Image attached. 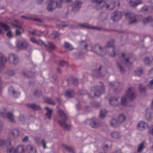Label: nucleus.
Listing matches in <instances>:
<instances>
[{"label": "nucleus", "mask_w": 153, "mask_h": 153, "mask_svg": "<svg viewBox=\"0 0 153 153\" xmlns=\"http://www.w3.org/2000/svg\"><path fill=\"white\" fill-rule=\"evenodd\" d=\"M135 90L132 88H129L126 91V94L121 99V103L123 106H127L128 100H132L135 98Z\"/></svg>", "instance_id": "obj_1"}, {"label": "nucleus", "mask_w": 153, "mask_h": 153, "mask_svg": "<svg viewBox=\"0 0 153 153\" xmlns=\"http://www.w3.org/2000/svg\"><path fill=\"white\" fill-rule=\"evenodd\" d=\"M58 113L62 119H63L62 120L58 121L59 125L62 127L64 129L69 130L71 128L70 125H68L66 124V121L68 119L67 115L62 109L59 110Z\"/></svg>", "instance_id": "obj_2"}, {"label": "nucleus", "mask_w": 153, "mask_h": 153, "mask_svg": "<svg viewBox=\"0 0 153 153\" xmlns=\"http://www.w3.org/2000/svg\"><path fill=\"white\" fill-rule=\"evenodd\" d=\"M126 119L125 116L123 114H120L118 116V119L116 120L115 119H113L110 122V125L114 127L118 126L120 124H121Z\"/></svg>", "instance_id": "obj_3"}, {"label": "nucleus", "mask_w": 153, "mask_h": 153, "mask_svg": "<svg viewBox=\"0 0 153 153\" xmlns=\"http://www.w3.org/2000/svg\"><path fill=\"white\" fill-rule=\"evenodd\" d=\"M102 85L100 87L96 86L93 87L91 89L92 91H94V95L95 96L98 97L100 95L104 94L105 92V88L104 86L102 84V83L100 82Z\"/></svg>", "instance_id": "obj_4"}, {"label": "nucleus", "mask_w": 153, "mask_h": 153, "mask_svg": "<svg viewBox=\"0 0 153 153\" xmlns=\"http://www.w3.org/2000/svg\"><path fill=\"white\" fill-rule=\"evenodd\" d=\"M125 16L126 18H128L129 19V24H131L133 23H135L137 22V21L136 19L135 16L133 13L127 12L125 13Z\"/></svg>", "instance_id": "obj_5"}, {"label": "nucleus", "mask_w": 153, "mask_h": 153, "mask_svg": "<svg viewBox=\"0 0 153 153\" xmlns=\"http://www.w3.org/2000/svg\"><path fill=\"white\" fill-rule=\"evenodd\" d=\"M7 152V153H24V149L23 146L19 145L18 146L17 149L11 148L8 149Z\"/></svg>", "instance_id": "obj_6"}, {"label": "nucleus", "mask_w": 153, "mask_h": 153, "mask_svg": "<svg viewBox=\"0 0 153 153\" xmlns=\"http://www.w3.org/2000/svg\"><path fill=\"white\" fill-rule=\"evenodd\" d=\"M8 59L10 63L14 65L17 64L19 62L18 56L13 53H10L9 55Z\"/></svg>", "instance_id": "obj_7"}, {"label": "nucleus", "mask_w": 153, "mask_h": 153, "mask_svg": "<svg viewBox=\"0 0 153 153\" xmlns=\"http://www.w3.org/2000/svg\"><path fill=\"white\" fill-rule=\"evenodd\" d=\"M91 1L93 3L96 4V6L95 8L97 10L102 8L103 7L105 6L103 0H91Z\"/></svg>", "instance_id": "obj_8"}, {"label": "nucleus", "mask_w": 153, "mask_h": 153, "mask_svg": "<svg viewBox=\"0 0 153 153\" xmlns=\"http://www.w3.org/2000/svg\"><path fill=\"white\" fill-rule=\"evenodd\" d=\"M92 51H94L99 56L102 55V50L101 46L98 44H97L91 48Z\"/></svg>", "instance_id": "obj_9"}, {"label": "nucleus", "mask_w": 153, "mask_h": 153, "mask_svg": "<svg viewBox=\"0 0 153 153\" xmlns=\"http://www.w3.org/2000/svg\"><path fill=\"white\" fill-rule=\"evenodd\" d=\"M1 116L3 117H5V115H7V117L9 120L12 122H13L14 121V117L13 114L11 112H8L6 113V112H0Z\"/></svg>", "instance_id": "obj_10"}, {"label": "nucleus", "mask_w": 153, "mask_h": 153, "mask_svg": "<svg viewBox=\"0 0 153 153\" xmlns=\"http://www.w3.org/2000/svg\"><path fill=\"white\" fill-rule=\"evenodd\" d=\"M122 13L119 11H116L114 13L113 16H112L111 19L113 21H117L121 18Z\"/></svg>", "instance_id": "obj_11"}, {"label": "nucleus", "mask_w": 153, "mask_h": 153, "mask_svg": "<svg viewBox=\"0 0 153 153\" xmlns=\"http://www.w3.org/2000/svg\"><path fill=\"white\" fill-rule=\"evenodd\" d=\"M28 46V43L25 41L22 42H19L17 43L16 46L20 49H25L27 48Z\"/></svg>", "instance_id": "obj_12"}, {"label": "nucleus", "mask_w": 153, "mask_h": 153, "mask_svg": "<svg viewBox=\"0 0 153 153\" xmlns=\"http://www.w3.org/2000/svg\"><path fill=\"white\" fill-rule=\"evenodd\" d=\"M146 127H148L147 124L145 122L140 121L138 123L137 125V128L140 130L142 131Z\"/></svg>", "instance_id": "obj_13"}, {"label": "nucleus", "mask_w": 153, "mask_h": 153, "mask_svg": "<svg viewBox=\"0 0 153 153\" xmlns=\"http://www.w3.org/2000/svg\"><path fill=\"white\" fill-rule=\"evenodd\" d=\"M30 41L38 45H44L45 47H47V45L42 40L39 39L37 40L34 38L31 37L30 38Z\"/></svg>", "instance_id": "obj_14"}, {"label": "nucleus", "mask_w": 153, "mask_h": 153, "mask_svg": "<svg viewBox=\"0 0 153 153\" xmlns=\"http://www.w3.org/2000/svg\"><path fill=\"white\" fill-rule=\"evenodd\" d=\"M106 48H110L111 47L113 49V54H110V56H115V53L114 51V41H112L111 42H108V43Z\"/></svg>", "instance_id": "obj_15"}, {"label": "nucleus", "mask_w": 153, "mask_h": 153, "mask_svg": "<svg viewBox=\"0 0 153 153\" xmlns=\"http://www.w3.org/2000/svg\"><path fill=\"white\" fill-rule=\"evenodd\" d=\"M48 6L47 9L49 11H52L55 9V8L52 7L53 4L54 3L53 0H47Z\"/></svg>", "instance_id": "obj_16"}, {"label": "nucleus", "mask_w": 153, "mask_h": 153, "mask_svg": "<svg viewBox=\"0 0 153 153\" xmlns=\"http://www.w3.org/2000/svg\"><path fill=\"white\" fill-rule=\"evenodd\" d=\"M118 98H115L113 97L109 99V102L110 105L112 106L116 107L117 106Z\"/></svg>", "instance_id": "obj_17"}, {"label": "nucleus", "mask_w": 153, "mask_h": 153, "mask_svg": "<svg viewBox=\"0 0 153 153\" xmlns=\"http://www.w3.org/2000/svg\"><path fill=\"white\" fill-rule=\"evenodd\" d=\"M87 121H89L90 122L89 125L93 128H95L97 126V124L96 123L94 117L91 119H87Z\"/></svg>", "instance_id": "obj_18"}, {"label": "nucleus", "mask_w": 153, "mask_h": 153, "mask_svg": "<svg viewBox=\"0 0 153 153\" xmlns=\"http://www.w3.org/2000/svg\"><path fill=\"white\" fill-rule=\"evenodd\" d=\"M7 61V59L4 55L0 53V65H3L6 63Z\"/></svg>", "instance_id": "obj_19"}, {"label": "nucleus", "mask_w": 153, "mask_h": 153, "mask_svg": "<svg viewBox=\"0 0 153 153\" xmlns=\"http://www.w3.org/2000/svg\"><path fill=\"white\" fill-rule=\"evenodd\" d=\"M67 82L68 84H74L76 85L77 83V81L76 78L71 77L68 79Z\"/></svg>", "instance_id": "obj_20"}, {"label": "nucleus", "mask_w": 153, "mask_h": 153, "mask_svg": "<svg viewBox=\"0 0 153 153\" xmlns=\"http://www.w3.org/2000/svg\"><path fill=\"white\" fill-rule=\"evenodd\" d=\"M26 106L34 110H39L41 109V108L39 106L36 105L35 104H27Z\"/></svg>", "instance_id": "obj_21"}, {"label": "nucleus", "mask_w": 153, "mask_h": 153, "mask_svg": "<svg viewBox=\"0 0 153 153\" xmlns=\"http://www.w3.org/2000/svg\"><path fill=\"white\" fill-rule=\"evenodd\" d=\"M65 95V96L68 98L73 97L74 96V90H69L67 91Z\"/></svg>", "instance_id": "obj_22"}, {"label": "nucleus", "mask_w": 153, "mask_h": 153, "mask_svg": "<svg viewBox=\"0 0 153 153\" xmlns=\"http://www.w3.org/2000/svg\"><path fill=\"white\" fill-rule=\"evenodd\" d=\"M47 45V47H45L47 50L50 52L51 50H53L56 48L55 46L51 42H49L48 43V45L46 44Z\"/></svg>", "instance_id": "obj_23"}, {"label": "nucleus", "mask_w": 153, "mask_h": 153, "mask_svg": "<svg viewBox=\"0 0 153 153\" xmlns=\"http://www.w3.org/2000/svg\"><path fill=\"white\" fill-rule=\"evenodd\" d=\"M142 3L141 1L137 0L136 1L133 2L131 0L129 2L130 6L132 7H136L137 5L141 4Z\"/></svg>", "instance_id": "obj_24"}, {"label": "nucleus", "mask_w": 153, "mask_h": 153, "mask_svg": "<svg viewBox=\"0 0 153 153\" xmlns=\"http://www.w3.org/2000/svg\"><path fill=\"white\" fill-rule=\"evenodd\" d=\"M8 143L9 145H10L11 143L9 139H8L5 140H3L0 138V146L4 145L5 144H7Z\"/></svg>", "instance_id": "obj_25"}, {"label": "nucleus", "mask_w": 153, "mask_h": 153, "mask_svg": "<svg viewBox=\"0 0 153 153\" xmlns=\"http://www.w3.org/2000/svg\"><path fill=\"white\" fill-rule=\"evenodd\" d=\"M45 109L47 111V112L46 113V115L48 116V118L50 120L51 118L52 110L47 107H45Z\"/></svg>", "instance_id": "obj_26"}, {"label": "nucleus", "mask_w": 153, "mask_h": 153, "mask_svg": "<svg viewBox=\"0 0 153 153\" xmlns=\"http://www.w3.org/2000/svg\"><path fill=\"white\" fill-rule=\"evenodd\" d=\"M111 137L113 138L118 139L120 138V134L117 132L113 131L111 134Z\"/></svg>", "instance_id": "obj_27"}, {"label": "nucleus", "mask_w": 153, "mask_h": 153, "mask_svg": "<svg viewBox=\"0 0 153 153\" xmlns=\"http://www.w3.org/2000/svg\"><path fill=\"white\" fill-rule=\"evenodd\" d=\"M107 111L106 109L101 110L100 112V117L101 119L104 118L106 114Z\"/></svg>", "instance_id": "obj_28"}, {"label": "nucleus", "mask_w": 153, "mask_h": 153, "mask_svg": "<svg viewBox=\"0 0 153 153\" xmlns=\"http://www.w3.org/2000/svg\"><path fill=\"white\" fill-rule=\"evenodd\" d=\"M79 26L81 27L82 28H88L89 29H97L100 30V29L99 28H97L94 27H93L88 25H85L84 24H81L79 25Z\"/></svg>", "instance_id": "obj_29"}, {"label": "nucleus", "mask_w": 153, "mask_h": 153, "mask_svg": "<svg viewBox=\"0 0 153 153\" xmlns=\"http://www.w3.org/2000/svg\"><path fill=\"white\" fill-rule=\"evenodd\" d=\"M82 4V3L81 1H78L76 2L73 10L74 11L76 9L78 10L81 7Z\"/></svg>", "instance_id": "obj_30"}, {"label": "nucleus", "mask_w": 153, "mask_h": 153, "mask_svg": "<svg viewBox=\"0 0 153 153\" xmlns=\"http://www.w3.org/2000/svg\"><path fill=\"white\" fill-rule=\"evenodd\" d=\"M65 0H60L59 1L56 2V7L58 8H60L62 6V2H64ZM65 1L68 2L71 1L72 0H65Z\"/></svg>", "instance_id": "obj_31"}, {"label": "nucleus", "mask_w": 153, "mask_h": 153, "mask_svg": "<svg viewBox=\"0 0 153 153\" xmlns=\"http://www.w3.org/2000/svg\"><path fill=\"white\" fill-rule=\"evenodd\" d=\"M150 21L153 23V19L151 16H149L144 19L143 20V22L144 24H146Z\"/></svg>", "instance_id": "obj_32"}, {"label": "nucleus", "mask_w": 153, "mask_h": 153, "mask_svg": "<svg viewBox=\"0 0 153 153\" xmlns=\"http://www.w3.org/2000/svg\"><path fill=\"white\" fill-rule=\"evenodd\" d=\"M0 26L3 28L7 31H9L10 29L9 27L4 23L0 22Z\"/></svg>", "instance_id": "obj_33"}, {"label": "nucleus", "mask_w": 153, "mask_h": 153, "mask_svg": "<svg viewBox=\"0 0 153 153\" xmlns=\"http://www.w3.org/2000/svg\"><path fill=\"white\" fill-rule=\"evenodd\" d=\"M45 102H47L49 104L54 105L55 104L54 102L50 98L48 97L45 98L44 99Z\"/></svg>", "instance_id": "obj_34"}, {"label": "nucleus", "mask_w": 153, "mask_h": 153, "mask_svg": "<svg viewBox=\"0 0 153 153\" xmlns=\"http://www.w3.org/2000/svg\"><path fill=\"white\" fill-rule=\"evenodd\" d=\"M63 146L65 147V149L68 151L69 152L71 153H74V149L68 146L65 145H63Z\"/></svg>", "instance_id": "obj_35"}, {"label": "nucleus", "mask_w": 153, "mask_h": 153, "mask_svg": "<svg viewBox=\"0 0 153 153\" xmlns=\"http://www.w3.org/2000/svg\"><path fill=\"white\" fill-rule=\"evenodd\" d=\"M12 134L15 137H18L19 135V131L17 129H14L12 131Z\"/></svg>", "instance_id": "obj_36"}, {"label": "nucleus", "mask_w": 153, "mask_h": 153, "mask_svg": "<svg viewBox=\"0 0 153 153\" xmlns=\"http://www.w3.org/2000/svg\"><path fill=\"white\" fill-rule=\"evenodd\" d=\"M21 17L22 18H24L27 20H33L35 21H37L39 22H42V20L37 19H32L30 17H27L26 16H21Z\"/></svg>", "instance_id": "obj_37"}, {"label": "nucleus", "mask_w": 153, "mask_h": 153, "mask_svg": "<svg viewBox=\"0 0 153 153\" xmlns=\"http://www.w3.org/2000/svg\"><path fill=\"white\" fill-rule=\"evenodd\" d=\"M21 17L22 18H24L27 20H33L35 21H37L39 22H42V20L37 19H32L30 17H27L26 16H21Z\"/></svg>", "instance_id": "obj_38"}, {"label": "nucleus", "mask_w": 153, "mask_h": 153, "mask_svg": "<svg viewBox=\"0 0 153 153\" xmlns=\"http://www.w3.org/2000/svg\"><path fill=\"white\" fill-rule=\"evenodd\" d=\"M21 17L22 18H24L27 20H33L35 21H37L39 22H42V20L37 19H32L30 17H27L26 16H21Z\"/></svg>", "instance_id": "obj_39"}, {"label": "nucleus", "mask_w": 153, "mask_h": 153, "mask_svg": "<svg viewBox=\"0 0 153 153\" xmlns=\"http://www.w3.org/2000/svg\"><path fill=\"white\" fill-rule=\"evenodd\" d=\"M135 74L137 76H140L143 74V70L141 68H139L138 70H137L135 71Z\"/></svg>", "instance_id": "obj_40"}, {"label": "nucleus", "mask_w": 153, "mask_h": 153, "mask_svg": "<svg viewBox=\"0 0 153 153\" xmlns=\"http://www.w3.org/2000/svg\"><path fill=\"white\" fill-rule=\"evenodd\" d=\"M64 46L65 48L69 50H72L73 49L72 45L68 42H65Z\"/></svg>", "instance_id": "obj_41"}, {"label": "nucleus", "mask_w": 153, "mask_h": 153, "mask_svg": "<svg viewBox=\"0 0 153 153\" xmlns=\"http://www.w3.org/2000/svg\"><path fill=\"white\" fill-rule=\"evenodd\" d=\"M59 65L60 66L63 67V66H66L67 67L68 65V63L64 61L63 60H62L59 61Z\"/></svg>", "instance_id": "obj_42"}, {"label": "nucleus", "mask_w": 153, "mask_h": 153, "mask_svg": "<svg viewBox=\"0 0 153 153\" xmlns=\"http://www.w3.org/2000/svg\"><path fill=\"white\" fill-rule=\"evenodd\" d=\"M116 2V1H114L111 2V3L112 4V6L111 7V9L110 10L113 9L114 7ZM111 6L112 4H111L110 5H109L108 4H106V8H108L110 6Z\"/></svg>", "instance_id": "obj_43"}, {"label": "nucleus", "mask_w": 153, "mask_h": 153, "mask_svg": "<svg viewBox=\"0 0 153 153\" xmlns=\"http://www.w3.org/2000/svg\"><path fill=\"white\" fill-rule=\"evenodd\" d=\"M144 143L143 142H142L139 146L137 149V152H141L144 148Z\"/></svg>", "instance_id": "obj_44"}, {"label": "nucleus", "mask_w": 153, "mask_h": 153, "mask_svg": "<svg viewBox=\"0 0 153 153\" xmlns=\"http://www.w3.org/2000/svg\"><path fill=\"white\" fill-rule=\"evenodd\" d=\"M139 89L141 92L145 93L146 92V90L144 88L142 87V84H140L139 87Z\"/></svg>", "instance_id": "obj_45"}, {"label": "nucleus", "mask_w": 153, "mask_h": 153, "mask_svg": "<svg viewBox=\"0 0 153 153\" xmlns=\"http://www.w3.org/2000/svg\"><path fill=\"white\" fill-rule=\"evenodd\" d=\"M144 62L145 64L147 65H150V62L149 61V59L148 57H146L144 60Z\"/></svg>", "instance_id": "obj_46"}, {"label": "nucleus", "mask_w": 153, "mask_h": 153, "mask_svg": "<svg viewBox=\"0 0 153 153\" xmlns=\"http://www.w3.org/2000/svg\"><path fill=\"white\" fill-rule=\"evenodd\" d=\"M41 94V91L37 90H36L34 92V95L36 96L39 97V95Z\"/></svg>", "instance_id": "obj_47"}, {"label": "nucleus", "mask_w": 153, "mask_h": 153, "mask_svg": "<svg viewBox=\"0 0 153 153\" xmlns=\"http://www.w3.org/2000/svg\"><path fill=\"white\" fill-rule=\"evenodd\" d=\"M117 65L120 69V71L121 73H122L125 71L124 69L123 68V67L118 62H117Z\"/></svg>", "instance_id": "obj_48"}, {"label": "nucleus", "mask_w": 153, "mask_h": 153, "mask_svg": "<svg viewBox=\"0 0 153 153\" xmlns=\"http://www.w3.org/2000/svg\"><path fill=\"white\" fill-rule=\"evenodd\" d=\"M148 86L151 89H153V79L149 83Z\"/></svg>", "instance_id": "obj_49"}, {"label": "nucleus", "mask_w": 153, "mask_h": 153, "mask_svg": "<svg viewBox=\"0 0 153 153\" xmlns=\"http://www.w3.org/2000/svg\"><path fill=\"white\" fill-rule=\"evenodd\" d=\"M91 104L92 106L96 108H98L100 106L99 104L95 102H94L93 103L91 102Z\"/></svg>", "instance_id": "obj_50"}, {"label": "nucleus", "mask_w": 153, "mask_h": 153, "mask_svg": "<svg viewBox=\"0 0 153 153\" xmlns=\"http://www.w3.org/2000/svg\"><path fill=\"white\" fill-rule=\"evenodd\" d=\"M35 139L36 142L38 144H39L40 143L41 140L39 137H36L35 138Z\"/></svg>", "instance_id": "obj_51"}, {"label": "nucleus", "mask_w": 153, "mask_h": 153, "mask_svg": "<svg viewBox=\"0 0 153 153\" xmlns=\"http://www.w3.org/2000/svg\"><path fill=\"white\" fill-rule=\"evenodd\" d=\"M7 74L9 76H12L15 73L13 70H10L7 71Z\"/></svg>", "instance_id": "obj_52"}, {"label": "nucleus", "mask_w": 153, "mask_h": 153, "mask_svg": "<svg viewBox=\"0 0 153 153\" xmlns=\"http://www.w3.org/2000/svg\"><path fill=\"white\" fill-rule=\"evenodd\" d=\"M149 7L147 6H145L143 8L142 11L144 12H146L149 10Z\"/></svg>", "instance_id": "obj_53"}, {"label": "nucleus", "mask_w": 153, "mask_h": 153, "mask_svg": "<svg viewBox=\"0 0 153 153\" xmlns=\"http://www.w3.org/2000/svg\"><path fill=\"white\" fill-rule=\"evenodd\" d=\"M52 35L54 36V39H56L58 37V33L57 32L53 31L52 33Z\"/></svg>", "instance_id": "obj_54"}, {"label": "nucleus", "mask_w": 153, "mask_h": 153, "mask_svg": "<svg viewBox=\"0 0 153 153\" xmlns=\"http://www.w3.org/2000/svg\"><path fill=\"white\" fill-rule=\"evenodd\" d=\"M27 150L32 151L33 150V147L31 145H28L27 146Z\"/></svg>", "instance_id": "obj_55"}, {"label": "nucleus", "mask_w": 153, "mask_h": 153, "mask_svg": "<svg viewBox=\"0 0 153 153\" xmlns=\"http://www.w3.org/2000/svg\"><path fill=\"white\" fill-rule=\"evenodd\" d=\"M42 145H43V148L44 149L46 148L47 147L46 146V143L45 141V140L44 139L42 140Z\"/></svg>", "instance_id": "obj_56"}, {"label": "nucleus", "mask_w": 153, "mask_h": 153, "mask_svg": "<svg viewBox=\"0 0 153 153\" xmlns=\"http://www.w3.org/2000/svg\"><path fill=\"white\" fill-rule=\"evenodd\" d=\"M7 35V36L9 38H11L12 36V33L10 31H8Z\"/></svg>", "instance_id": "obj_57"}, {"label": "nucleus", "mask_w": 153, "mask_h": 153, "mask_svg": "<svg viewBox=\"0 0 153 153\" xmlns=\"http://www.w3.org/2000/svg\"><path fill=\"white\" fill-rule=\"evenodd\" d=\"M29 33H31V34L33 35H38L37 34V31H36V30H35L34 31H33V32H31V31H29Z\"/></svg>", "instance_id": "obj_58"}, {"label": "nucleus", "mask_w": 153, "mask_h": 153, "mask_svg": "<svg viewBox=\"0 0 153 153\" xmlns=\"http://www.w3.org/2000/svg\"><path fill=\"white\" fill-rule=\"evenodd\" d=\"M28 140V137L27 136H26L24 137L22 141L23 142H27Z\"/></svg>", "instance_id": "obj_59"}, {"label": "nucleus", "mask_w": 153, "mask_h": 153, "mask_svg": "<svg viewBox=\"0 0 153 153\" xmlns=\"http://www.w3.org/2000/svg\"><path fill=\"white\" fill-rule=\"evenodd\" d=\"M16 35H20L21 34V33L19 30H16Z\"/></svg>", "instance_id": "obj_60"}, {"label": "nucleus", "mask_w": 153, "mask_h": 153, "mask_svg": "<svg viewBox=\"0 0 153 153\" xmlns=\"http://www.w3.org/2000/svg\"><path fill=\"white\" fill-rule=\"evenodd\" d=\"M149 74H153V69H150L149 72Z\"/></svg>", "instance_id": "obj_61"}, {"label": "nucleus", "mask_w": 153, "mask_h": 153, "mask_svg": "<svg viewBox=\"0 0 153 153\" xmlns=\"http://www.w3.org/2000/svg\"><path fill=\"white\" fill-rule=\"evenodd\" d=\"M149 134L153 135V127L152 128V129L150 130H149Z\"/></svg>", "instance_id": "obj_62"}, {"label": "nucleus", "mask_w": 153, "mask_h": 153, "mask_svg": "<svg viewBox=\"0 0 153 153\" xmlns=\"http://www.w3.org/2000/svg\"><path fill=\"white\" fill-rule=\"evenodd\" d=\"M129 59H130V58L129 57H128V58L125 59V61H126V63L128 64V63H129L128 60H129Z\"/></svg>", "instance_id": "obj_63"}, {"label": "nucleus", "mask_w": 153, "mask_h": 153, "mask_svg": "<svg viewBox=\"0 0 153 153\" xmlns=\"http://www.w3.org/2000/svg\"><path fill=\"white\" fill-rule=\"evenodd\" d=\"M109 85L111 87H112L113 85H114V82H110L109 83Z\"/></svg>", "instance_id": "obj_64"}]
</instances>
